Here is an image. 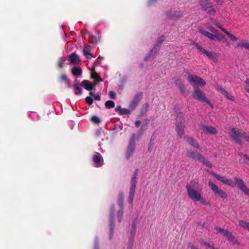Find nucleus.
I'll list each match as a JSON object with an SVG mask.
<instances>
[{
    "mask_svg": "<svg viewBox=\"0 0 249 249\" xmlns=\"http://www.w3.org/2000/svg\"><path fill=\"white\" fill-rule=\"evenodd\" d=\"M189 198L194 202H199L203 205L210 206V203L202 195V186L197 180H192L186 185Z\"/></svg>",
    "mask_w": 249,
    "mask_h": 249,
    "instance_id": "obj_1",
    "label": "nucleus"
},
{
    "mask_svg": "<svg viewBox=\"0 0 249 249\" xmlns=\"http://www.w3.org/2000/svg\"><path fill=\"white\" fill-rule=\"evenodd\" d=\"M230 136L237 143L239 144H242V139H244L249 142V135L242 130L232 128L231 129Z\"/></svg>",
    "mask_w": 249,
    "mask_h": 249,
    "instance_id": "obj_2",
    "label": "nucleus"
},
{
    "mask_svg": "<svg viewBox=\"0 0 249 249\" xmlns=\"http://www.w3.org/2000/svg\"><path fill=\"white\" fill-rule=\"evenodd\" d=\"M164 40V37L163 36H162L159 38L157 41V44L154 46L153 48L150 50L148 54L145 57V62H148L149 61H152L154 59L156 53L160 50V45L162 44Z\"/></svg>",
    "mask_w": 249,
    "mask_h": 249,
    "instance_id": "obj_3",
    "label": "nucleus"
},
{
    "mask_svg": "<svg viewBox=\"0 0 249 249\" xmlns=\"http://www.w3.org/2000/svg\"><path fill=\"white\" fill-rule=\"evenodd\" d=\"M138 169H136L133 173L130 182V187L129 191V196L128 198V202L129 204H132L133 198L135 195L136 187V178Z\"/></svg>",
    "mask_w": 249,
    "mask_h": 249,
    "instance_id": "obj_4",
    "label": "nucleus"
},
{
    "mask_svg": "<svg viewBox=\"0 0 249 249\" xmlns=\"http://www.w3.org/2000/svg\"><path fill=\"white\" fill-rule=\"evenodd\" d=\"M177 122H178L176 124V130L178 135L182 137L184 134V125L183 123V115L181 113H178L176 118Z\"/></svg>",
    "mask_w": 249,
    "mask_h": 249,
    "instance_id": "obj_5",
    "label": "nucleus"
},
{
    "mask_svg": "<svg viewBox=\"0 0 249 249\" xmlns=\"http://www.w3.org/2000/svg\"><path fill=\"white\" fill-rule=\"evenodd\" d=\"M193 97L194 99L201 102H206L209 105L212 106L210 101L208 100L204 93L197 87H195L194 92L193 93Z\"/></svg>",
    "mask_w": 249,
    "mask_h": 249,
    "instance_id": "obj_6",
    "label": "nucleus"
},
{
    "mask_svg": "<svg viewBox=\"0 0 249 249\" xmlns=\"http://www.w3.org/2000/svg\"><path fill=\"white\" fill-rule=\"evenodd\" d=\"M200 4L202 10L211 15H214L215 10L213 8L210 0H200Z\"/></svg>",
    "mask_w": 249,
    "mask_h": 249,
    "instance_id": "obj_7",
    "label": "nucleus"
},
{
    "mask_svg": "<svg viewBox=\"0 0 249 249\" xmlns=\"http://www.w3.org/2000/svg\"><path fill=\"white\" fill-rule=\"evenodd\" d=\"M208 185L215 195L218 196L219 197H220L223 199H226L227 198L228 195L226 193L221 189H219V187L213 182L209 181Z\"/></svg>",
    "mask_w": 249,
    "mask_h": 249,
    "instance_id": "obj_8",
    "label": "nucleus"
},
{
    "mask_svg": "<svg viewBox=\"0 0 249 249\" xmlns=\"http://www.w3.org/2000/svg\"><path fill=\"white\" fill-rule=\"evenodd\" d=\"M187 79L193 86L194 89L196 87V86H204L206 85L204 80L202 78L197 76L191 75L188 77Z\"/></svg>",
    "mask_w": 249,
    "mask_h": 249,
    "instance_id": "obj_9",
    "label": "nucleus"
},
{
    "mask_svg": "<svg viewBox=\"0 0 249 249\" xmlns=\"http://www.w3.org/2000/svg\"><path fill=\"white\" fill-rule=\"evenodd\" d=\"M135 135L133 134L129 142L126 157L127 159H129L131 156L133 154L135 149Z\"/></svg>",
    "mask_w": 249,
    "mask_h": 249,
    "instance_id": "obj_10",
    "label": "nucleus"
},
{
    "mask_svg": "<svg viewBox=\"0 0 249 249\" xmlns=\"http://www.w3.org/2000/svg\"><path fill=\"white\" fill-rule=\"evenodd\" d=\"M212 175H213L217 180L228 186L233 187L236 185V183L231 179L224 178L213 172L212 173Z\"/></svg>",
    "mask_w": 249,
    "mask_h": 249,
    "instance_id": "obj_11",
    "label": "nucleus"
},
{
    "mask_svg": "<svg viewBox=\"0 0 249 249\" xmlns=\"http://www.w3.org/2000/svg\"><path fill=\"white\" fill-rule=\"evenodd\" d=\"M114 207H112L110 210V213L109 215V238L110 240H111L113 238V230L114 227Z\"/></svg>",
    "mask_w": 249,
    "mask_h": 249,
    "instance_id": "obj_12",
    "label": "nucleus"
},
{
    "mask_svg": "<svg viewBox=\"0 0 249 249\" xmlns=\"http://www.w3.org/2000/svg\"><path fill=\"white\" fill-rule=\"evenodd\" d=\"M92 160L96 167H101L104 164V160L102 155L98 152H95L92 157Z\"/></svg>",
    "mask_w": 249,
    "mask_h": 249,
    "instance_id": "obj_13",
    "label": "nucleus"
},
{
    "mask_svg": "<svg viewBox=\"0 0 249 249\" xmlns=\"http://www.w3.org/2000/svg\"><path fill=\"white\" fill-rule=\"evenodd\" d=\"M237 187L246 195H249V189L246 186L243 180L236 177L234 178Z\"/></svg>",
    "mask_w": 249,
    "mask_h": 249,
    "instance_id": "obj_14",
    "label": "nucleus"
},
{
    "mask_svg": "<svg viewBox=\"0 0 249 249\" xmlns=\"http://www.w3.org/2000/svg\"><path fill=\"white\" fill-rule=\"evenodd\" d=\"M136 232V223L135 220L133 222V224L130 230V237L129 239V247L131 249L133 245V241Z\"/></svg>",
    "mask_w": 249,
    "mask_h": 249,
    "instance_id": "obj_15",
    "label": "nucleus"
},
{
    "mask_svg": "<svg viewBox=\"0 0 249 249\" xmlns=\"http://www.w3.org/2000/svg\"><path fill=\"white\" fill-rule=\"evenodd\" d=\"M142 94L141 92L137 93L135 96L134 99L130 102L129 106V108L130 109L131 111L134 110L135 108L137 107L139 102L140 101L141 99L142 98Z\"/></svg>",
    "mask_w": 249,
    "mask_h": 249,
    "instance_id": "obj_16",
    "label": "nucleus"
},
{
    "mask_svg": "<svg viewBox=\"0 0 249 249\" xmlns=\"http://www.w3.org/2000/svg\"><path fill=\"white\" fill-rule=\"evenodd\" d=\"M187 156L190 158H192L199 161L200 160L203 159V156L202 155L197 152H195L194 151H187Z\"/></svg>",
    "mask_w": 249,
    "mask_h": 249,
    "instance_id": "obj_17",
    "label": "nucleus"
},
{
    "mask_svg": "<svg viewBox=\"0 0 249 249\" xmlns=\"http://www.w3.org/2000/svg\"><path fill=\"white\" fill-rule=\"evenodd\" d=\"M202 133L206 134H210L211 135H215L217 134V131L214 127L204 125L202 128Z\"/></svg>",
    "mask_w": 249,
    "mask_h": 249,
    "instance_id": "obj_18",
    "label": "nucleus"
},
{
    "mask_svg": "<svg viewBox=\"0 0 249 249\" xmlns=\"http://www.w3.org/2000/svg\"><path fill=\"white\" fill-rule=\"evenodd\" d=\"M169 19L176 20L183 16V14L179 11L171 12L167 15Z\"/></svg>",
    "mask_w": 249,
    "mask_h": 249,
    "instance_id": "obj_19",
    "label": "nucleus"
},
{
    "mask_svg": "<svg viewBox=\"0 0 249 249\" xmlns=\"http://www.w3.org/2000/svg\"><path fill=\"white\" fill-rule=\"evenodd\" d=\"M199 32L201 35L207 37L211 40H214V38L215 37L213 34L207 31H205L202 28H199Z\"/></svg>",
    "mask_w": 249,
    "mask_h": 249,
    "instance_id": "obj_20",
    "label": "nucleus"
},
{
    "mask_svg": "<svg viewBox=\"0 0 249 249\" xmlns=\"http://www.w3.org/2000/svg\"><path fill=\"white\" fill-rule=\"evenodd\" d=\"M187 142L188 144L192 145L194 148L200 149V146L197 142L193 138L191 137H185Z\"/></svg>",
    "mask_w": 249,
    "mask_h": 249,
    "instance_id": "obj_21",
    "label": "nucleus"
},
{
    "mask_svg": "<svg viewBox=\"0 0 249 249\" xmlns=\"http://www.w3.org/2000/svg\"><path fill=\"white\" fill-rule=\"evenodd\" d=\"M80 85L84 87L86 90L89 91L92 90L94 85L88 80H84Z\"/></svg>",
    "mask_w": 249,
    "mask_h": 249,
    "instance_id": "obj_22",
    "label": "nucleus"
},
{
    "mask_svg": "<svg viewBox=\"0 0 249 249\" xmlns=\"http://www.w3.org/2000/svg\"><path fill=\"white\" fill-rule=\"evenodd\" d=\"M91 50V48L89 46H86L83 48V54L87 58H91L92 56V54L90 53Z\"/></svg>",
    "mask_w": 249,
    "mask_h": 249,
    "instance_id": "obj_23",
    "label": "nucleus"
},
{
    "mask_svg": "<svg viewBox=\"0 0 249 249\" xmlns=\"http://www.w3.org/2000/svg\"><path fill=\"white\" fill-rule=\"evenodd\" d=\"M80 61L79 56L75 53L71 54L69 57V61L70 63L75 64Z\"/></svg>",
    "mask_w": 249,
    "mask_h": 249,
    "instance_id": "obj_24",
    "label": "nucleus"
},
{
    "mask_svg": "<svg viewBox=\"0 0 249 249\" xmlns=\"http://www.w3.org/2000/svg\"><path fill=\"white\" fill-rule=\"evenodd\" d=\"M71 72L76 78H77L81 75L82 70L80 68H73L71 70Z\"/></svg>",
    "mask_w": 249,
    "mask_h": 249,
    "instance_id": "obj_25",
    "label": "nucleus"
},
{
    "mask_svg": "<svg viewBox=\"0 0 249 249\" xmlns=\"http://www.w3.org/2000/svg\"><path fill=\"white\" fill-rule=\"evenodd\" d=\"M204 54L208 57L210 59L212 60L214 62H217V58L214 56V55L211 52H209L208 51L204 52Z\"/></svg>",
    "mask_w": 249,
    "mask_h": 249,
    "instance_id": "obj_26",
    "label": "nucleus"
},
{
    "mask_svg": "<svg viewBox=\"0 0 249 249\" xmlns=\"http://www.w3.org/2000/svg\"><path fill=\"white\" fill-rule=\"evenodd\" d=\"M223 236H225L230 241H233L234 239V236H233L232 234L227 230L224 231Z\"/></svg>",
    "mask_w": 249,
    "mask_h": 249,
    "instance_id": "obj_27",
    "label": "nucleus"
},
{
    "mask_svg": "<svg viewBox=\"0 0 249 249\" xmlns=\"http://www.w3.org/2000/svg\"><path fill=\"white\" fill-rule=\"evenodd\" d=\"M223 236H225L230 241H233L234 239V236H233L232 234L227 230L224 231Z\"/></svg>",
    "mask_w": 249,
    "mask_h": 249,
    "instance_id": "obj_28",
    "label": "nucleus"
},
{
    "mask_svg": "<svg viewBox=\"0 0 249 249\" xmlns=\"http://www.w3.org/2000/svg\"><path fill=\"white\" fill-rule=\"evenodd\" d=\"M222 32H223L225 34H226L232 41H236L238 40V38L236 36H235L231 34L229 32L227 31L225 29H222Z\"/></svg>",
    "mask_w": 249,
    "mask_h": 249,
    "instance_id": "obj_29",
    "label": "nucleus"
},
{
    "mask_svg": "<svg viewBox=\"0 0 249 249\" xmlns=\"http://www.w3.org/2000/svg\"><path fill=\"white\" fill-rule=\"evenodd\" d=\"M176 85L180 89L181 92L183 93L185 91L184 86L182 81L179 79H178L176 81Z\"/></svg>",
    "mask_w": 249,
    "mask_h": 249,
    "instance_id": "obj_30",
    "label": "nucleus"
},
{
    "mask_svg": "<svg viewBox=\"0 0 249 249\" xmlns=\"http://www.w3.org/2000/svg\"><path fill=\"white\" fill-rule=\"evenodd\" d=\"M60 80L61 81H65L66 84H67L68 88H71L70 80L65 74H63L60 77Z\"/></svg>",
    "mask_w": 249,
    "mask_h": 249,
    "instance_id": "obj_31",
    "label": "nucleus"
},
{
    "mask_svg": "<svg viewBox=\"0 0 249 249\" xmlns=\"http://www.w3.org/2000/svg\"><path fill=\"white\" fill-rule=\"evenodd\" d=\"M239 225L243 228L247 229L249 231V222H247L243 220H240Z\"/></svg>",
    "mask_w": 249,
    "mask_h": 249,
    "instance_id": "obj_32",
    "label": "nucleus"
},
{
    "mask_svg": "<svg viewBox=\"0 0 249 249\" xmlns=\"http://www.w3.org/2000/svg\"><path fill=\"white\" fill-rule=\"evenodd\" d=\"M73 89L74 91V93L76 95L81 94V89L77 86V84H74L72 86Z\"/></svg>",
    "mask_w": 249,
    "mask_h": 249,
    "instance_id": "obj_33",
    "label": "nucleus"
},
{
    "mask_svg": "<svg viewBox=\"0 0 249 249\" xmlns=\"http://www.w3.org/2000/svg\"><path fill=\"white\" fill-rule=\"evenodd\" d=\"M131 110L129 108V109L126 108H122L119 111L120 115H124V114H129L130 113Z\"/></svg>",
    "mask_w": 249,
    "mask_h": 249,
    "instance_id": "obj_34",
    "label": "nucleus"
},
{
    "mask_svg": "<svg viewBox=\"0 0 249 249\" xmlns=\"http://www.w3.org/2000/svg\"><path fill=\"white\" fill-rule=\"evenodd\" d=\"M237 47L242 48H245L247 50H249V42L239 43L237 44Z\"/></svg>",
    "mask_w": 249,
    "mask_h": 249,
    "instance_id": "obj_35",
    "label": "nucleus"
},
{
    "mask_svg": "<svg viewBox=\"0 0 249 249\" xmlns=\"http://www.w3.org/2000/svg\"><path fill=\"white\" fill-rule=\"evenodd\" d=\"M105 106L107 108H111L115 106V103L113 101L108 100L106 102Z\"/></svg>",
    "mask_w": 249,
    "mask_h": 249,
    "instance_id": "obj_36",
    "label": "nucleus"
},
{
    "mask_svg": "<svg viewBox=\"0 0 249 249\" xmlns=\"http://www.w3.org/2000/svg\"><path fill=\"white\" fill-rule=\"evenodd\" d=\"M211 21L213 24L217 26L218 28H219L222 31V29H224L223 27H222L221 24L216 20L212 18Z\"/></svg>",
    "mask_w": 249,
    "mask_h": 249,
    "instance_id": "obj_37",
    "label": "nucleus"
},
{
    "mask_svg": "<svg viewBox=\"0 0 249 249\" xmlns=\"http://www.w3.org/2000/svg\"><path fill=\"white\" fill-rule=\"evenodd\" d=\"M29 117L33 121H37L38 120V115L36 112H31L29 114Z\"/></svg>",
    "mask_w": 249,
    "mask_h": 249,
    "instance_id": "obj_38",
    "label": "nucleus"
},
{
    "mask_svg": "<svg viewBox=\"0 0 249 249\" xmlns=\"http://www.w3.org/2000/svg\"><path fill=\"white\" fill-rule=\"evenodd\" d=\"M123 213H124V209H120V210L118 212L117 217H118V220L119 222H121L122 221Z\"/></svg>",
    "mask_w": 249,
    "mask_h": 249,
    "instance_id": "obj_39",
    "label": "nucleus"
},
{
    "mask_svg": "<svg viewBox=\"0 0 249 249\" xmlns=\"http://www.w3.org/2000/svg\"><path fill=\"white\" fill-rule=\"evenodd\" d=\"M118 203L121 209L123 208V194H121L119 195V197L118 200Z\"/></svg>",
    "mask_w": 249,
    "mask_h": 249,
    "instance_id": "obj_40",
    "label": "nucleus"
},
{
    "mask_svg": "<svg viewBox=\"0 0 249 249\" xmlns=\"http://www.w3.org/2000/svg\"><path fill=\"white\" fill-rule=\"evenodd\" d=\"M91 78L94 80L95 82H99L102 81V79L96 73H93L91 75Z\"/></svg>",
    "mask_w": 249,
    "mask_h": 249,
    "instance_id": "obj_41",
    "label": "nucleus"
},
{
    "mask_svg": "<svg viewBox=\"0 0 249 249\" xmlns=\"http://www.w3.org/2000/svg\"><path fill=\"white\" fill-rule=\"evenodd\" d=\"M215 88L222 94H224L225 93H227V90L224 89L221 86L216 84L215 85Z\"/></svg>",
    "mask_w": 249,
    "mask_h": 249,
    "instance_id": "obj_42",
    "label": "nucleus"
},
{
    "mask_svg": "<svg viewBox=\"0 0 249 249\" xmlns=\"http://www.w3.org/2000/svg\"><path fill=\"white\" fill-rule=\"evenodd\" d=\"M200 162H203L204 163L206 166H207L209 167H212V164L208 161L207 160L205 159V158L203 157V159L202 160H200Z\"/></svg>",
    "mask_w": 249,
    "mask_h": 249,
    "instance_id": "obj_43",
    "label": "nucleus"
},
{
    "mask_svg": "<svg viewBox=\"0 0 249 249\" xmlns=\"http://www.w3.org/2000/svg\"><path fill=\"white\" fill-rule=\"evenodd\" d=\"M91 121L95 124H98L100 123V119L96 116H93L91 117Z\"/></svg>",
    "mask_w": 249,
    "mask_h": 249,
    "instance_id": "obj_44",
    "label": "nucleus"
},
{
    "mask_svg": "<svg viewBox=\"0 0 249 249\" xmlns=\"http://www.w3.org/2000/svg\"><path fill=\"white\" fill-rule=\"evenodd\" d=\"M108 95L110 98L114 99L116 98V94L113 91H110L108 93Z\"/></svg>",
    "mask_w": 249,
    "mask_h": 249,
    "instance_id": "obj_45",
    "label": "nucleus"
},
{
    "mask_svg": "<svg viewBox=\"0 0 249 249\" xmlns=\"http://www.w3.org/2000/svg\"><path fill=\"white\" fill-rule=\"evenodd\" d=\"M85 100L89 105H91L93 103V99L91 97H87Z\"/></svg>",
    "mask_w": 249,
    "mask_h": 249,
    "instance_id": "obj_46",
    "label": "nucleus"
},
{
    "mask_svg": "<svg viewBox=\"0 0 249 249\" xmlns=\"http://www.w3.org/2000/svg\"><path fill=\"white\" fill-rule=\"evenodd\" d=\"M215 229L217 233H222L223 234V235H224V231H226V230H224L223 229H222V228H219V227H215Z\"/></svg>",
    "mask_w": 249,
    "mask_h": 249,
    "instance_id": "obj_47",
    "label": "nucleus"
},
{
    "mask_svg": "<svg viewBox=\"0 0 249 249\" xmlns=\"http://www.w3.org/2000/svg\"><path fill=\"white\" fill-rule=\"evenodd\" d=\"M245 82L246 84L245 89L249 93V78H247Z\"/></svg>",
    "mask_w": 249,
    "mask_h": 249,
    "instance_id": "obj_48",
    "label": "nucleus"
},
{
    "mask_svg": "<svg viewBox=\"0 0 249 249\" xmlns=\"http://www.w3.org/2000/svg\"><path fill=\"white\" fill-rule=\"evenodd\" d=\"M224 95L227 97V98L229 99L231 101H234V97L230 95L228 92L227 91V93H225Z\"/></svg>",
    "mask_w": 249,
    "mask_h": 249,
    "instance_id": "obj_49",
    "label": "nucleus"
},
{
    "mask_svg": "<svg viewBox=\"0 0 249 249\" xmlns=\"http://www.w3.org/2000/svg\"><path fill=\"white\" fill-rule=\"evenodd\" d=\"M64 61H65V59L64 58H61L60 59H59V63H58V66L60 68H61L63 67V64L64 63Z\"/></svg>",
    "mask_w": 249,
    "mask_h": 249,
    "instance_id": "obj_50",
    "label": "nucleus"
},
{
    "mask_svg": "<svg viewBox=\"0 0 249 249\" xmlns=\"http://www.w3.org/2000/svg\"><path fill=\"white\" fill-rule=\"evenodd\" d=\"M208 29L212 33L216 34L217 31L212 26H209L208 27Z\"/></svg>",
    "mask_w": 249,
    "mask_h": 249,
    "instance_id": "obj_51",
    "label": "nucleus"
},
{
    "mask_svg": "<svg viewBox=\"0 0 249 249\" xmlns=\"http://www.w3.org/2000/svg\"><path fill=\"white\" fill-rule=\"evenodd\" d=\"M240 156L241 157H243L244 159L247 160L249 162V156L247 154H244L243 153H240Z\"/></svg>",
    "mask_w": 249,
    "mask_h": 249,
    "instance_id": "obj_52",
    "label": "nucleus"
},
{
    "mask_svg": "<svg viewBox=\"0 0 249 249\" xmlns=\"http://www.w3.org/2000/svg\"><path fill=\"white\" fill-rule=\"evenodd\" d=\"M240 156L241 157H243L244 159L247 160L249 162V156L247 154H244L243 153H240Z\"/></svg>",
    "mask_w": 249,
    "mask_h": 249,
    "instance_id": "obj_53",
    "label": "nucleus"
},
{
    "mask_svg": "<svg viewBox=\"0 0 249 249\" xmlns=\"http://www.w3.org/2000/svg\"><path fill=\"white\" fill-rule=\"evenodd\" d=\"M196 47H197V49L199 50V51H200L204 54V52L207 51L206 50L204 49L202 46H201L200 45H197Z\"/></svg>",
    "mask_w": 249,
    "mask_h": 249,
    "instance_id": "obj_54",
    "label": "nucleus"
},
{
    "mask_svg": "<svg viewBox=\"0 0 249 249\" xmlns=\"http://www.w3.org/2000/svg\"><path fill=\"white\" fill-rule=\"evenodd\" d=\"M215 35H214V36H215V37L214 38V41H215V40H220V36H219V35H220V34L218 33L217 32L216 33V34H215Z\"/></svg>",
    "mask_w": 249,
    "mask_h": 249,
    "instance_id": "obj_55",
    "label": "nucleus"
},
{
    "mask_svg": "<svg viewBox=\"0 0 249 249\" xmlns=\"http://www.w3.org/2000/svg\"><path fill=\"white\" fill-rule=\"evenodd\" d=\"M219 36H220V40H223L224 42L227 43L228 45L229 44V43L227 42L226 38L225 37V36H223L220 34V35H219Z\"/></svg>",
    "mask_w": 249,
    "mask_h": 249,
    "instance_id": "obj_56",
    "label": "nucleus"
},
{
    "mask_svg": "<svg viewBox=\"0 0 249 249\" xmlns=\"http://www.w3.org/2000/svg\"><path fill=\"white\" fill-rule=\"evenodd\" d=\"M93 98H94V99L95 100L99 101V100H100V99H101V97H100V96L99 95H98V94H97V95H94L93 96Z\"/></svg>",
    "mask_w": 249,
    "mask_h": 249,
    "instance_id": "obj_57",
    "label": "nucleus"
},
{
    "mask_svg": "<svg viewBox=\"0 0 249 249\" xmlns=\"http://www.w3.org/2000/svg\"><path fill=\"white\" fill-rule=\"evenodd\" d=\"M157 0H148L147 4L148 6L151 5L154 2H156Z\"/></svg>",
    "mask_w": 249,
    "mask_h": 249,
    "instance_id": "obj_58",
    "label": "nucleus"
},
{
    "mask_svg": "<svg viewBox=\"0 0 249 249\" xmlns=\"http://www.w3.org/2000/svg\"><path fill=\"white\" fill-rule=\"evenodd\" d=\"M94 249H99L98 244L96 239L95 240V242H94Z\"/></svg>",
    "mask_w": 249,
    "mask_h": 249,
    "instance_id": "obj_59",
    "label": "nucleus"
},
{
    "mask_svg": "<svg viewBox=\"0 0 249 249\" xmlns=\"http://www.w3.org/2000/svg\"><path fill=\"white\" fill-rule=\"evenodd\" d=\"M188 248H190L191 249H197L196 247H195L194 246H193L191 244H189L188 245Z\"/></svg>",
    "mask_w": 249,
    "mask_h": 249,
    "instance_id": "obj_60",
    "label": "nucleus"
},
{
    "mask_svg": "<svg viewBox=\"0 0 249 249\" xmlns=\"http://www.w3.org/2000/svg\"><path fill=\"white\" fill-rule=\"evenodd\" d=\"M140 124H141V122L140 121H136L135 124L136 126L139 127L140 125Z\"/></svg>",
    "mask_w": 249,
    "mask_h": 249,
    "instance_id": "obj_61",
    "label": "nucleus"
},
{
    "mask_svg": "<svg viewBox=\"0 0 249 249\" xmlns=\"http://www.w3.org/2000/svg\"><path fill=\"white\" fill-rule=\"evenodd\" d=\"M215 1L218 4H221L223 2V0H215Z\"/></svg>",
    "mask_w": 249,
    "mask_h": 249,
    "instance_id": "obj_62",
    "label": "nucleus"
},
{
    "mask_svg": "<svg viewBox=\"0 0 249 249\" xmlns=\"http://www.w3.org/2000/svg\"><path fill=\"white\" fill-rule=\"evenodd\" d=\"M122 109L121 107L120 106H117L116 108H115V110L116 111H118V110H120V109Z\"/></svg>",
    "mask_w": 249,
    "mask_h": 249,
    "instance_id": "obj_63",
    "label": "nucleus"
},
{
    "mask_svg": "<svg viewBox=\"0 0 249 249\" xmlns=\"http://www.w3.org/2000/svg\"><path fill=\"white\" fill-rule=\"evenodd\" d=\"M145 111H146V109H147V108L148 107V105L147 104H145Z\"/></svg>",
    "mask_w": 249,
    "mask_h": 249,
    "instance_id": "obj_64",
    "label": "nucleus"
}]
</instances>
